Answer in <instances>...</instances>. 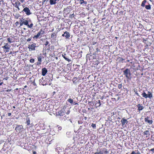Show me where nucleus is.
Wrapping results in <instances>:
<instances>
[{"instance_id":"72a5a7b5","label":"nucleus","mask_w":154,"mask_h":154,"mask_svg":"<svg viewBox=\"0 0 154 154\" xmlns=\"http://www.w3.org/2000/svg\"><path fill=\"white\" fill-rule=\"evenodd\" d=\"M34 61H35V60L33 58H32V59H31L30 60H29V61L30 63H34Z\"/></svg>"},{"instance_id":"bb28decb","label":"nucleus","mask_w":154,"mask_h":154,"mask_svg":"<svg viewBox=\"0 0 154 154\" xmlns=\"http://www.w3.org/2000/svg\"><path fill=\"white\" fill-rule=\"evenodd\" d=\"M79 3L81 5H82L83 3L85 5H86L87 4V2L84 1V0H79Z\"/></svg>"},{"instance_id":"8fccbe9b","label":"nucleus","mask_w":154,"mask_h":154,"mask_svg":"<svg viewBox=\"0 0 154 154\" xmlns=\"http://www.w3.org/2000/svg\"><path fill=\"white\" fill-rule=\"evenodd\" d=\"M73 105H74L78 104V103L76 102H74V103L73 102Z\"/></svg>"},{"instance_id":"39448f33","label":"nucleus","mask_w":154,"mask_h":154,"mask_svg":"<svg viewBox=\"0 0 154 154\" xmlns=\"http://www.w3.org/2000/svg\"><path fill=\"white\" fill-rule=\"evenodd\" d=\"M108 153L107 149L105 148L101 149L99 151L95 152L94 154H106Z\"/></svg>"},{"instance_id":"de8ad7c7","label":"nucleus","mask_w":154,"mask_h":154,"mask_svg":"<svg viewBox=\"0 0 154 154\" xmlns=\"http://www.w3.org/2000/svg\"><path fill=\"white\" fill-rule=\"evenodd\" d=\"M33 84L34 86H36V84L35 82L34 81L33 82Z\"/></svg>"},{"instance_id":"69168bd1","label":"nucleus","mask_w":154,"mask_h":154,"mask_svg":"<svg viewBox=\"0 0 154 154\" xmlns=\"http://www.w3.org/2000/svg\"><path fill=\"white\" fill-rule=\"evenodd\" d=\"M129 61H130V60H127V62H129Z\"/></svg>"},{"instance_id":"6e6d98bb","label":"nucleus","mask_w":154,"mask_h":154,"mask_svg":"<svg viewBox=\"0 0 154 154\" xmlns=\"http://www.w3.org/2000/svg\"><path fill=\"white\" fill-rule=\"evenodd\" d=\"M136 154H140V153L139 151H138Z\"/></svg>"},{"instance_id":"9b49d317","label":"nucleus","mask_w":154,"mask_h":154,"mask_svg":"<svg viewBox=\"0 0 154 154\" xmlns=\"http://www.w3.org/2000/svg\"><path fill=\"white\" fill-rule=\"evenodd\" d=\"M23 127L22 125H17V127H16L15 130L19 132H20L22 131V129H23Z\"/></svg>"},{"instance_id":"6e6552de","label":"nucleus","mask_w":154,"mask_h":154,"mask_svg":"<svg viewBox=\"0 0 154 154\" xmlns=\"http://www.w3.org/2000/svg\"><path fill=\"white\" fill-rule=\"evenodd\" d=\"M65 110L63 109H61L60 110L56 112V116H63L65 114Z\"/></svg>"},{"instance_id":"e433bc0d","label":"nucleus","mask_w":154,"mask_h":154,"mask_svg":"<svg viewBox=\"0 0 154 154\" xmlns=\"http://www.w3.org/2000/svg\"><path fill=\"white\" fill-rule=\"evenodd\" d=\"M74 16L75 15H74V14H72L70 15L69 17L72 18V17H74Z\"/></svg>"},{"instance_id":"864d4df0","label":"nucleus","mask_w":154,"mask_h":154,"mask_svg":"<svg viewBox=\"0 0 154 154\" xmlns=\"http://www.w3.org/2000/svg\"><path fill=\"white\" fill-rule=\"evenodd\" d=\"M69 112H70V111H69V110H68V111L66 113V114H69Z\"/></svg>"},{"instance_id":"09e8293b","label":"nucleus","mask_w":154,"mask_h":154,"mask_svg":"<svg viewBox=\"0 0 154 154\" xmlns=\"http://www.w3.org/2000/svg\"><path fill=\"white\" fill-rule=\"evenodd\" d=\"M8 116H10L11 115V113H8Z\"/></svg>"},{"instance_id":"338daca9","label":"nucleus","mask_w":154,"mask_h":154,"mask_svg":"<svg viewBox=\"0 0 154 154\" xmlns=\"http://www.w3.org/2000/svg\"><path fill=\"white\" fill-rule=\"evenodd\" d=\"M13 107L14 108H15V106H13Z\"/></svg>"},{"instance_id":"6ab92c4d","label":"nucleus","mask_w":154,"mask_h":154,"mask_svg":"<svg viewBox=\"0 0 154 154\" xmlns=\"http://www.w3.org/2000/svg\"><path fill=\"white\" fill-rule=\"evenodd\" d=\"M45 104L40 105L39 106V109L41 111H44L45 109Z\"/></svg>"},{"instance_id":"c756f323","label":"nucleus","mask_w":154,"mask_h":154,"mask_svg":"<svg viewBox=\"0 0 154 154\" xmlns=\"http://www.w3.org/2000/svg\"><path fill=\"white\" fill-rule=\"evenodd\" d=\"M26 123L27 125H30V120L29 118H27L26 119Z\"/></svg>"},{"instance_id":"7c9ffc66","label":"nucleus","mask_w":154,"mask_h":154,"mask_svg":"<svg viewBox=\"0 0 154 154\" xmlns=\"http://www.w3.org/2000/svg\"><path fill=\"white\" fill-rule=\"evenodd\" d=\"M68 102L72 104L73 103V100L71 98H69L67 100Z\"/></svg>"},{"instance_id":"aec40b11","label":"nucleus","mask_w":154,"mask_h":154,"mask_svg":"<svg viewBox=\"0 0 154 154\" xmlns=\"http://www.w3.org/2000/svg\"><path fill=\"white\" fill-rule=\"evenodd\" d=\"M42 57L44 58V57L41 56H39L38 57V62H37V65H40L41 64L42 62Z\"/></svg>"},{"instance_id":"58836bf2","label":"nucleus","mask_w":154,"mask_h":154,"mask_svg":"<svg viewBox=\"0 0 154 154\" xmlns=\"http://www.w3.org/2000/svg\"><path fill=\"white\" fill-rule=\"evenodd\" d=\"M150 151H152L153 153H154V148L152 149H151L150 150Z\"/></svg>"},{"instance_id":"c85d7f7f","label":"nucleus","mask_w":154,"mask_h":154,"mask_svg":"<svg viewBox=\"0 0 154 154\" xmlns=\"http://www.w3.org/2000/svg\"><path fill=\"white\" fill-rule=\"evenodd\" d=\"M145 8L147 10H150L151 8V7L150 5H146L145 6Z\"/></svg>"},{"instance_id":"79ce46f5","label":"nucleus","mask_w":154,"mask_h":154,"mask_svg":"<svg viewBox=\"0 0 154 154\" xmlns=\"http://www.w3.org/2000/svg\"><path fill=\"white\" fill-rule=\"evenodd\" d=\"M31 38H28L27 40V42H29L31 41Z\"/></svg>"},{"instance_id":"473e14b6","label":"nucleus","mask_w":154,"mask_h":154,"mask_svg":"<svg viewBox=\"0 0 154 154\" xmlns=\"http://www.w3.org/2000/svg\"><path fill=\"white\" fill-rule=\"evenodd\" d=\"M91 126L93 128L95 129L96 128V125L95 124L92 123L91 124Z\"/></svg>"},{"instance_id":"f3484780","label":"nucleus","mask_w":154,"mask_h":154,"mask_svg":"<svg viewBox=\"0 0 154 154\" xmlns=\"http://www.w3.org/2000/svg\"><path fill=\"white\" fill-rule=\"evenodd\" d=\"M136 106L137 107V110L139 111V112L143 110V109L144 108V106H141V105L140 103L138 104Z\"/></svg>"},{"instance_id":"c03bdc74","label":"nucleus","mask_w":154,"mask_h":154,"mask_svg":"<svg viewBox=\"0 0 154 154\" xmlns=\"http://www.w3.org/2000/svg\"><path fill=\"white\" fill-rule=\"evenodd\" d=\"M97 43V42H92V45H95Z\"/></svg>"},{"instance_id":"49530a36","label":"nucleus","mask_w":154,"mask_h":154,"mask_svg":"<svg viewBox=\"0 0 154 154\" xmlns=\"http://www.w3.org/2000/svg\"><path fill=\"white\" fill-rule=\"evenodd\" d=\"M130 154H136V153L134 152V151H133L132 153Z\"/></svg>"},{"instance_id":"774afa93","label":"nucleus","mask_w":154,"mask_h":154,"mask_svg":"<svg viewBox=\"0 0 154 154\" xmlns=\"http://www.w3.org/2000/svg\"><path fill=\"white\" fill-rule=\"evenodd\" d=\"M23 29L25 30L26 29L25 28H23Z\"/></svg>"},{"instance_id":"37998d69","label":"nucleus","mask_w":154,"mask_h":154,"mask_svg":"<svg viewBox=\"0 0 154 154\" xmlns=\"http://www.w3.org/2000/svg\"><path fill=\"white\" fill-rule=\"evenodd\" d=\"M25 0H19V1L22 3Z\"/></svg>"},{"instance_id":"a211bd4d","label":"nucleus","mask_w":154,"mask_h":154,"mask_svg":"<svg viewBox=\"0 0 154 154\" xmlns=\"http://www.w3.org/2000/svg\"><path fill=\"white\" fill-rule=\"evenodd\" d=\"M47 72L48 70L46 68L44 67L42 69V74L43 76L45 75Z\"/></svg>"},{"instance_id":"e2e57ef3","label":"nucleus","mask_w":154,"mask_h":154,"mask_svg":"<svg viewBox=\"0 0 154 154\" xmlns=\"http://www.w3.org/2000/svg\"><path fill=\"white\" fill-rule=\"evenodd\" d=\"M7 78H6V79H5V78H4V79H3V80H4V79L7 80V79H8V77H7Z\"/></svg>"},{"instance_id":"20e7f679","label":"nucleus","mask_w":154,"mask_h":154,"mask_svg":"<svg viewBox=\"0 0 154 154\" xmlns=\"http://www.w3.org/2000/svg\"><path fill=\"white\" fill-rule=\"evenodd\" d=\"M38 44L36 43H33L31 45H28V48L29 51H35V48L38 46Z\"/></svg>"},{"instance_id":"b1692460","label":"nucleus","mask_w":154,"mask_h":154,"mask_svg":"<svg viewBox=\"0 0 154 154\" xmlns=\"http://www.w3.org/2000/svg\"><path fill=\"white\" fill-rule=\"evenodd\" d=\"M60 0H50V4L51 5H55L56 4L57 1H59Z\"/></svg>"},{"instance_id":"dca6fc26","label":"nucleus","mask_w":154,"mask_h":154,"mask_svg":"<svg viewBox=\"0 0 154 154\" xmlns=\"http://www.w3.org/2000/svg\"><path fill=\"white\" fill-rule=\"evenodd\" d=\"M63 57L66 61L68 62L71 61V60L68 58V57L67 56L66 54V53H63L62 54Z\"/></svg>"},{"instance_id":"f257e3e1","label":"nucleus","mask_w":154,"mask_h":154,"mask_svg":"<svg viewBox=\"0 0 154 154\" xmlns=\"http://www.w3.org/2000/svg\"><path fill=\"white\" fill-rule=\"evenodd\" d=\"M20 26L19 27L22 26L23 24L26 26L28 28H32L33 26V24L31 21V20H25L24 18L22 17L20 19Z\"/></svg>"},{"instance_id":"f03ea898","label":"nucleus","mask_w":154,"mask_h":154,"mask_svg":"<svg viewBox=\"0 0 154 154\" xmlns=\"http://www.w3.org/2000/svg\"><path fill=\"white\" fill-rule=\"evenodd\" d=\"M123 75H124L127 78V79H130V77L131 74L130 70L128 68L126 69L125 70L123 71Z\"/></svg>"},{"instance_id":"2f4dec72","label":"nucleus","mask_w":154,"mask_h":154,"mask_svg":"<svg viewBox=\"0 0 154 154\" xmlns=\"http://www.w3.org/2000/svg\"><path fill=\"white\" fill-rule=\"evenodd\" d=\"M119 59V61L122 62H123V61L125 60V59H123L122 58H121L120 57L118 58V59Z\"/></svg>"},{"instance_id":"052dcab7","label":"nucleus","mask_w":154,"mask_h":154,"mask_svg":"<svg viewBox=\"0 0 154 154\" xmlns=\"http://www.w3.org/2000/svg\"><path fill=\"white\" fill-rule=\"evenodd\" d=\"M136 94L138 96V94L137 93V91L136 93Z\"/></svg>"},{"instance_id":"5701e85b","label":"nucleus","mask_w":154,"mask_h":154,"mask_svg":"<svg viewBox=\"0 0 154 154\" xmlns=\"http://www.w3.org/2000/svg\"><path fill=\"white\" fill-rule=\"evenodd\" d=\"M101 105V101L100 100H98L96 102L95 104V106L96 108H97L100 106Z\"/></svg>"},{"instance_id":"5fc2aeb1","label":"nucleus","mask_w":154,"mask_h":154,"mask_svg":"<svg viewBox=\"0 0 154 154\" xmlns=\"http://www.w3.org/2000/svg\"><path fill=\"white\" fill-rule=\"evenodd\" d=\"M65 34H64H64H63L62 35V36L63 37H65Z\"/></svg>"},{"instance_id":"412c9836","label":"nucleus","mask_w":154,"mask_h":154,"mask_svg":"<svg viewBox=\"0 0 154 154\" xmlns=\"http://www.w3.org/2000/svg\"><path fill=\"white\" fill-rule=\"evenodd\" d=\"M7 40L8 42L11 43L13 42L14 41V39L13 37L11 36L7 39Z\"/></svg>"},{"instance_id":"c9c22d12","label":"nucleus","mask_w":154,"mask_h":154,"mask_svg":"<svg viewBox=\"0 0 154 154\" xmlns=\"http://www.w3.org/2000/svg\"><path fill=\"white\" fill-rule=\"evenodd\" d=\"M90 103V105L93 106L94 105V102L93 101H89L88 102V103Z\"/></svg>"},{"instance_id":"680f3d73","label":"nucleus","mask_w":154,"mask_h":154,"mask_svg":"<svg viewBox=\"0 0 154 154\" xmlns=\"http://www.w3.org/2000/svg\"><path fill=\"white\" fill-rule=\"evenodd\" d=\"M22 7H23V8H24L25 6H24V5H22Z\"/></svg>"},{"instance_id":"0eeeda50","label":"nucleus","mask_w":154,"mask_h":154,"mask_svg":"<svg viewBox=\"0 0 154 154\" xmlns=\"http://www.w3.org/2000/svg\"><path fill=\"white\" fill-rule=\"evenodd\" d=\"M39 83L40 85H45L48 84L46 79L45 80L43 77L39 80Z\"/></svg>"},{"instance_id":"4d7b16f0","label":"nucleus","mask_w":154,"mask_h":154,"mask_svg":"<svg viewBox=\"0 0 154 154\" xmlns=\"http://www.w3.org/2000/svg\"><path fill=\"white\" fill-rule=\"evenodd\" d=\"M48 0H42V1L45 2V1H48Z\"/></svg>"},{"instance_id":"7ed1b4c3","label":"nucleus","mask_w":154,"mask_h":154,"mask_svg":"<svg viewBox=\"0 0 154 154\" xmlns=\"http://www.w3.org/2000/svg\"><path fill=\"white\" fill-rule=\"evenodd\" d=\"M147 93L148 94H147L144 91H143L141 95L143 97L145 98H147L148 97L149 98V99L151 98L152 97V93L149 91H148Z\"/></svg>"},{"instance_id":"a19ab883","label":"nucleus","mask_w":154,"mask_h":154,"mask_svg":"<svg viewBox=\"0 0 154 154\" xmlns=\"http://www.w3.org/2000/svg\"><path fill=\"white\" fill-rule=\"evenodd\" d=\"M57 127H58V128L59 129V130H60L62 129V128L61 126L58 125L57 126Z\"/></svg>"},{"instance_id":"a18cd8bd","label":"nucleus","mask_w":154,"mask_h":154,"mask_svg":"<svg viewBox=\"0 0 154 154\" xmlns=\"http://www.w3.org/2000/svg\"><path fill=\"white\" fill-rule=\"evenodd\" d=\"M11 89H7V90H6L5 91H6V92H9V91H11Z\"/></svg>"},{"instance_id":"3c124183","label":"nucleus","mask_w":154,"mask_h":154,"mask_svg":"<svg viewBox=\"0 0 154 154\" xmlns=\"http://www.w3.org/2000/svg\"><path fill=\"white\" fill-rule=\"evenodd\" d=\"M3 84V82H1V80L0 82V85H2Z\"/></svg>"},{"instance_id":"ddd939ff","label":"nucleus","mask_w":154,"mask_h":154,"mask_svg":"<svg viewBox=\"0 0 154 154\" xmlns=\"http://www.w3.org/2000/svg\"><path fill=\"white\" fill-rule=\"evenodd\" d=\"M72 10V7L71 6H69L66 8L64 9V12L66 14H69Z\"/></svg>"},{"instance_id":"423d86ee","label":"nucleus","mask_w":154,"mask_h":154,"mask_svg":"<svg viewBox=\"0 0 154 154\" xmlns=\"http://www.w3.org/2000/svg\"><path fill=\"white\" fill-rule=\"evenodd\" d=\"M45 33V31L42 30V29H41L37 34L36 35H35L33 36V38L34 39H37L40 35L42 36L44 35Z\"/></svg>"},{"instance_id":"cd10ccee","label":"nucleus","mask_w":154,"mask_h":154,"mask_svg":"<svg viewBox=\"0 0 154 154\" xmlns=\"http://www.w3.org/2000/svg\"><path fill=\"white\" fill-rule=\"evenodd\" d=\"M146 2V0H143L141 4V6L143 7H144L145 6V4Z\"/></svg>"},{"instance_id":"13d9d810","label":"nucleus","mask_w":154,"mask_h":154,"mask_svg":"<svg viewBox=\"0 0 154 154\" xmlns=\"http://www.w3.org/2000/svg\"><path fill=\"white\" fill-rule=\"evenodd\" d=\"M139 26H140L141 28H142L143 27V26L141 24H140V25H139Z\"/></svg>"},{"instance_id":"4be33fe9","label":"nucleus","mask_w":154,"mask_h":154,"mask_svg":"<svg viewBox=\"0 0 154 154\" xmlns=\"http://www.w3.org/2000/svg\"><path fill=\"white\" fill-rule=\"evenodd\" d=\"M143 134L144 136H146V137H148L150 135V133L149 131L148 130H146L144 131L143 132Z\"/></svg>"},{"instance_id":"4c0bfd02","label":"nucleus","mask_w":154,"mask_h":154,"mask_svg":"<svg viewBox=\"0 0 154 154\" xmlns=\"http://www.w3.org/2000/svg\"><path fill=\"white\" fill-rule=\"evenodd\" d=\"M49 44V42L48 41H46L45 44H44L45 46H47Z\"/></svg>"},{"instance_id":"1a4fd4ad","label":"nucleus","mask_w":154,"mask_h":154,"mask_svg":"<svg viewBox=\"0 0 154 154\" xmlns=\"http://www.w3.org/2000/svg\"><path fill=\"white\" fill-rule=\"evenodd\" d=\"M13 5L16 8H17L18 10H20L19 6H20L21 3L18 1L17 0L15 2V3H12Z\"/></svg>"},{"instance_id":"bf43d9fd","label":"nucleus","mask_w":154,"mask_h":154,"mask_svg":"<svg viewBox=\"0 0 154 154\" xmlns=\"http://www.w3.org/2000/svg\"><path fill=\"white\" fill-rule=\"evenodd\" d=\"M84 119L85 120H86L87 119V117H85Z\"/></svg>"},{"instance_id":"603ef678","label":"nucleus","mask_w":154,"mask_h":154,"mask_svg":"<svg viewBox=\"0 0 154 154\" xmlns=\"http://www.w3.org/2000/svg\"><path fill=\"white\" fill-rule=\"evenodd\" d=\"M32 152H33V154H36V152L35 151H33Z\"/></svg>"},{"instance_id":"393cba45","label":"nucleus","mask_w":154,"mask_h":154,"mask_svg":"<svg viewBox=\"0 0 154 154\" xmlns=\"http://www.w3.org/2000/svg\"><path fill=\"white\" fill-rule=\"evenodd\" d=\"M64 34H65V37L66 38H69L70 36V34L69 32L67 31H65L64 32Z\"/></svg>"},{"instance_id":"2eb2a0df","label":"nucleus","mask_w":154,"mask_h":154,"mask_svg":"<svg viewBox=\"0 0 154 154\" xmlns=\"http://www.w3.org/2000/svg\"><path fill=\"white\" fill-rule=\"evenodd\" d=\"M149 118L147 117H146L144 119V120L145 122H148L149 125H150L152 124V120H151L149 119Z\"/></svg>"},{"instance_id":"a878e982","label":"nucleus","mask_w":154,"mask_h":154,"mask_svg":"<svg viewBox=\"0 0 154 154\" xmlns=\"http://www.w3.org/2000/svg\"><path fill=\"white\" fill-rule=\"evenodd\" d=\"M57 32H54L51 35V38L53 39H55L57 37Z\"/></svg>"},{"instance_id":"9d476101","label":"nucleus","mask_w":154,"mask_h":154,"mask_svg":"<svg viewBox=\"0 0 154 154\" xmlns=\"http://www.w3.org/2000/svg\"><path fill=\"white\" fill-rule=\"evenodd\" d=\"M22 11L25 12L27 15H29L31 14V13L30 12V10L27 7L24 8Z\"/></svg>"},{"instance_id":"ea45409f","label":"nucleus","mask_w":154,"mask_h":154,"mask_svg":"<svg viewBox=\"0 0 154 154\" xmlns=\"http://www.w3.org/2000/svg\"><path fill=\"white\" fill-rule=\"evenodd\" d=\"M19 24V22L18 21H17L15 23V24L16 25V26H17Z\"/></svg>"},{"instance_id":"0e129e2a","label":"nucleus","mask_w":154,"mask_h":154,"mask_svg":"<svg viewBox=\"0 0 154 154\" xmlns=\"http://www.w3.org/2000/svg\"><path fill=\"white\" fill-rule=\"evenodd\" d=\"M27 87V85H25V86H24V88H26Z\"/></svg>"},{"instance_id":"f8f14e48","label":"nucleus","mask_w":154,"mask_h":154,"mask_svg":"<svg viewBox=\"0 0 154 154\" xmlns=\"http://www.w3.org/2000/svg\"><path fill=\"white\" fill-rule=\"evenodd\" d=\"M122 126L125 125V124H127L128 122L127 119H126L125 118H122L121 121Z\"/></svg>"},{"instance_id":"f704fd0d","label":"nucleus","mask_w":154,"mask_h":154,"mask_svg":"<svg viewBox=\"0 0 154 154\" xmlns=\"http://www.w3.org/2000/svg\"><path fill=\"white\" fill-rule=\"evenodd\" d=\"M122 87V84H119L118 85V88L119 89H120Z\"/></svg>"},{"instance_id":"4468645a","label":"nucleus","mask_w":154,"mask_h":154,"mask_svg":"<svg viewBox=\"0 0 154 154\" xmlns=\"http://www.w3.org/2000/svg\"><path fill=\"white\" fill-rule=\"evenodd\" d=\"M10 47L11 46L9 45H8V43H6L5 44V46L2 47V48L4 49H5L7 50L5 51L6 52H8L9 51L8 50L10 49Z\"/></svg>"}]
</instances>
